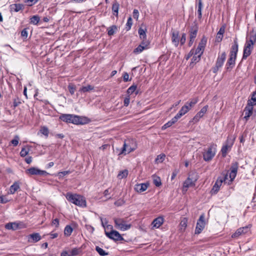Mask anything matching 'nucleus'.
<instances>
[{"instance_id":"f257e3e1","label":"nucleus","mask_w":256,"mask_h":256,"mask_svg":"<svg viewBox=\"0 0 256 256\" xmlns=\"http://www.w3.org/2000/svg\"><path fill=\"white\" fill-rule=\"evenodd\" d=\"M60 118L63 122L74 124H84L89 122L86 117L70 114H62L60 116Z\"/></svg>"},{"instance_id":"f03ea898","label":"nucleus","mask_w":256,"mask_h":256,"mask_svg":"<svg viewBox=\"0 0 256 256\" xmlns=\"http://www.w3.org/2000/svg\"><path fill=\"white\" fill-rule=\"evenodd\" d=\"M67 200L74 204L76 206L80 207H86V202L85 198L80 194H73L71 192H68L66 196Z\"/></svg>"},{"instance_id":"7ed1b4c3","label":"nucleus","mask_w":256,"mask_h":256,"mask_svg":"<svg viewBox=\"0 0 256 256\" xmlns=\"http://www.w3.org/2000/svg\"><path fill=\"white\" fill-rule=\"evenodd\" d=\"M238 43L236 39L234 40V44L232 46L230 57L226 64L227 70H228L229 68H233L235 65L236 60L238 52Z\"/></svg>"},{"instance_id":"20e7f679","label":"nucleus","mask_w":256,"mask_h":256,"mask_svg":"<svg viewBox=\"0 0 256 256\" xmlns=\"http://www.w3.org/2000/svg\"><path fill=\"white\" fill-rule=\"evenodd\" d=\"M115 227L122 231H125L129 230L132 227L131 224H128L126 221L122 218H114Z\"/></svg>"},{"instance_id":"39448f33","label":"nucleus","mask_w":256,"mask_h":256,"mask_svg":"<svg viewBox=\"0 0 256 256\" xmlns=\"http://www.w3.org/2000/svg\"><path fill=\"white\" fill-rule=\"evenodd\" d=\"M216 144H210L208 150L203 154V158L205 161L209 162L214 156L216 153Z\"/></svg>"},{"instance_id":"423d86ee","label":"nucleus","mask_w":256,"mask_h":256,"mask_svg":"<svg viewBox=\"0 0 256 256\" xmlns=\"http://www.w3.org/2000/svg\"><path fill=\"white\" fill-rule=\"evenodd\" d=\"M228 175L226 174L223 176H219L218 178L216 181V182L214 186H213L211 190V193L212 194H216L218 192V190H220V188L222 186V182H226V180L228 179Z\"/></svg>"},{"instance_id":"0eeeda50","label":"nucleus","mask_w":256,"mask_h":256,"mask_svg":"<svg viewBox=\"0 0 256 256\" xmlns=\"http://www.w3.org/2000/svg\"><path fill=\"white\" fill-rule=\"evenodd\" d=\"M226 52H222L220 54L218 55L215 66L212 68V72L214 73H216L219 68H222L226 58Z\"/></svg>"},{"instance_id":"6e6552de","label":"nucleus","mask_w":256,"mask_h":256,"mask_svg":"<svg viewBox=\"0 0 256 256\" xmlns=\"http://www.w3.org/2000/svg\"><path fill=\"white\" fill-rule=\"evenodd\" d=\"M206 225L204 221V215L202 214L200 216L198 220L196 226L195 230V234H198L204 229Z\"/></svg>"},{"instance_id":"1a4fd4ad","label":"nucleus","mask_w":256,"mask_h":256,"mask_svg":"<svg viewBox=\"0 0 256 256\" xmlns=\"http://www.w3.org/2000/svg\"><path fill=\"white\" fill-rule=\"evenodd\" d=\"M105 234L108 238L114 241H120L124 240V238L121 234L116 230H112L110 232L105 230Z\"/></svg>"},{"instance_id":"9d476101","label":"nucleus","mask_w":256,"mask_h":256,"mask_svg":"<svg viewBox=\"0 0 256 256\" xmlns=\"http://www.w3.org/2000/svg\"><path fill=\"white\" fill-rule=\"evenodd\" d=\"M238 166V163L236 162H234L232 164L231 167H230V172L229 174V177L230 178V180H229V182H228V184H230V183L234 180L235 178Z\"/></svg>"},{"instance_id":"9b49d317","label":"nucleus","mask_w":256,"mask_h":256,"mask_svg":"<svg viewBox=\"0 0 256 256\" xmlns=\"http://www.w3.org/2000/svg\"><path fill=\"white\" fill-rule=\"evenodd\" d=\"M26 172L30 174L31 175L46 176L49 174L47 172L39 170L38 168L34 167L30 168L27 170Z\"/></svg>"},{"instance_id":"f8f14e48","label":"nucleus","mask_w":256,"mask_h":256,"mask_svg":"<svg viewBox=\"0 0 256 256\" xmlns=\"http://www.w3.org/2000/svg\"><path fill=\"white\" fill-rule=\"evenodd\" d=\"M253 104H252L251 101H248V104L244 110V112L245 116H244V118L246 119V120H248L249 118L252 114H253Z\"/></svg>"},{"instance_id":"ddd939ff","label":"nucleus","mask_w":256,"mask_h":256,"mask_svg":"<svg viewBox=\"0 0 256 256\" xmlns=\"http://www.w3.org/2000/svg\"><path fill=\"white\" fill-rule=\"evenodd\" d=\"M250 228L248 226L240 228L232 234V238H238L240 236L248 232Z\"/></svg>"},{"instance_id":"4468645a","label":"nucleus","mask_w":256,"mask_h":256,"mask_svg":"<svg viewBox=\"0 0 256 256\" xmlns=\"http://www.w3.org/2000/svg\"><path fill=\"white\" fill-rule=\"evenodd\" d=\"M196 181V178H192L188 176L184 182L182 190L186 192L188 188L194 186Z\"/></svg>"},{"instance_id":"2eb2a0df","label":"nucleus","mask_w":256,"mask_h":256,"mask_svg":"<svg viewBox=\"0 0 256 256\" xmlns=\"http://www.w3.org/2000/svg\"><path fill=\"white\" fill-rule=\"evenodd\" d=\"M136 148L135 146H131L130 144L127 143L126 142H124L122 147V150L120 154H124V155L128 154L130 152L134 150Z\"/></svg>"},{"instance_id":"dca6fc26","label":"nucleus","mask_w":256,"mask_h":256,"mask_svg":"<svg viewBox=\"0 0 256 256\" xmlns=\"http://www.w3.org/2000/svg\"><path fill=\"white\" fill-rule=\"evenodd\" d=\"M246 42L253 44L256 43V31L252 30L248 34Z\"/></svg>"},{"instance_id":"f3484780","label":"nucleus","mask_w":256,"mask_h":256,"mask_svg":"<svg viewBox=\"0 0 256 256\" xmlns=\"http://www.w3.org/2000/svg\"><path fill=\"white\" fill-rule=\"evenodd\" d=\"M208 106H204L196 114L194 117L193 121L196 122L199 121L200 118H202L204 115L206 113L208 110Z\"/></svg>"},{"instance_id":"a211bd4d","label":"nucleus","mask_w":256,"mask_h":256,"mask_svg":"<svg viewBox=\"0 0 256 256\" xmlns=\"http://www.w3.org/2000/svg\"><path fill=\"white\" fill-rule=\"evenodd\" d=\"M206 42V40L204 41L203 40H202L201 42L199 43L198 48L196 50H194V54L200 55V56H202L204 50Z\"/></svg>"},{"instance_id":"6ab92c4d","label":"nucleus","mask_w":256,"mask_h":256,"mask_svg":"<svg viewBox=\"0 0 256 256\" xmlns=\"http://www.w3.org/2000/svg\"><path fill=\"white\" fill-rule=\"evenodd\" d=\"M149 184L148 183L136 184L135 185L134 189L136 192L141 193L146 190Z\"/></svg>"},{"instance_id":"aec40b11","label":"nucleus","mask_w":256,"mask_h":256,"mask_svg":"<svg viewBox=\"0 0 256 256\" xmlns=\"http://www.w3.org/2000/svg\"><path fill=\"white\" fill-rule=\"evenodd\" d=\"M164 222V218L162 216H158L154 220L152 225L153 228H158L163 224Z\"/></svg>"},{"instance_id":"412c9836","label":"nucleus","mask_w":256,"mask_h":256,"mask_svg":"<svg viewBox=\"0 0 256 256\" xmlns=\"http://www.w3.org/2000/svg\"><path fill=\"white\" fill-rule=\"evenodd\" d=\"M41 240V236L38 233H33L28 236L29 242H36Z\"/></svg>"},{"instance_id":"4be33fe9","label":"nucleus","mask_w":256,"mask_h":256,"mask_svg":"<svg viewBox=\"0 0 256 256\" xmlns=\"http://www.w3.org/2000/svg\"><path fill=\"white\" fill-rule=\"evenodd\" d=\"M24 8V5L20 4H14L10 5V11H14L15 12H18L20 10H23Z\"/></svg>"},{"instance_id":"5701e85b","label":"nucleus","mask_w":256,"mask_h":256,"mask_svg":"<svg viewBox=\"0 0 256 256\" xmlns=\"http://www.w3.org/2000/svg\"><path fill=\"white\" fill-rule=\"evenodd\" d=\"M20 188V182H15L10 188L9 194H14Z\"/></svg>"},{"instance_id":"b1692460","label":"nucleus","mask_w":256,"mask_h":256,"mask_svg":"<svg viewBox=\"0 0 256 256\" xmlns=\"http://www.w3.org/2000/svg\"><path fill=\"white\" fill-rule=\"evenodd\" d=\"M119 7V3L116 0L114 2L112 8V12L113 15L115 16L117 18L118 17Z\"/></svg>"},{"instance_id":"393cba45","label":"nucleus","mask_w":256,"mask_h":256,"mask_svg":"<svg viewBox=\"0 0 256 256\" xmlns=\"http://www.w3.org/2000/svg\"><path fill=\"white\" fill-rule=\"evenodd\" d=\"M178 32L174 31L172 32V41L176 46H178L179 42Z\"/></svg>"},{"instance_id":"a878e982","label":"nucleus","mask_w":256,"mask_h":256,"mask_svg":"<svg viewBox=\"0 0 256 256\" xmlns=\"http://www.w3.org/2000/svg\"><path fill=\"white\" fill-rule=\"evenodd\" d=\"M198 101V97L192 98L190 100L189 102H186V104L188 105V106L190 110L191 109Z\"/></svg>"},{"instance_id":"bb28decb","label":"nucleus","mask_w":256,"mask_h":256,"mask_svg":"<svg viewBox=\"0 0 256 256\" xmlns=\"http://www.w3.org/2000/svg\"><path fill=\"white\" fill-rule=\"evenodd\" d=\"M18 227V224L16 222H10L6 224L5 228L7 230H16Z\"/></svg>"},{"instance_id":"cd10ccee","label":"nucleus","mask_w":256,"mask_h":256,"mask_svg":"<svg viewBox=\"0 0 256 256\" xmlns=\"http://www.w3.org/2000/svg\"><path fill=\"white\" fill-rule=\"evenodd\" d=\"M187 223H188V219L186 218H183L180 222V230L182 232H183L185 230L187 226Z\"/></svg>"},{"instance_id":"c85d7f7f","label":"nucleus","mask_w":256,"mask_h":256,"mask_svg":"<svg viewBox=\"0 0 256 256\" xmlns=\"http://www.w3.org/2000/svg\"><path fill=\"white\" fill-rule=\"evenodd\" d=\"M197 32H198L197 28H192L190 29V41L192 42V41L194 40V39L196 38V35H197Z\"/></svg>"},{"instance_id":"c756f323","label":"nucleus","mask_w":256,"mask_h":256,"mask_svg":"<svg viewBox=\"0 0 256 256\" xmlns=\"http://www.w3.org/2000/svg\"><path fill=\"white\" fill-rule=\"evenodd\" d=\"M40 20V17L38 15H34L30 18V24L37 25Z\"/></svg>"},{"instance_id":"7c9ffc66","label":"nucleus","mask_w":256,"mask_h":256,"mask_svg":"<svg viewBox=\"0 0 256 256\" xmlns=\"http://www.w3.org/2000/svg\"><path fill=\"white\" fill-rule=\"evenodd\" d=\"M200 56L194 54V56L192 59L191 62L190 64V66H193L194 64L198 62L200 60Z\"/></svg>"},{"instance_id":"2f4dec72","label":"nucleus","mask_w":256,"mask_h":256,"mask_svg":"<svg viewBox=\"0 0 256 256\" xmlns=\"http://www.w3.org/2000/svg\"><path fill=\"white\" fill-rule=\"evenodd\" d=\"M73 231V228L70 225H67L64 230V234L66 236H69L71 235Z\"/></svg>"},{"instance_id":"473e14b6","label":"nucleus","mask_w":256,"mask_h":256,"mask_svg":"<svg viewBox=\"0 0 256 256\" xmlns=\"http://www.w3.org/2000/svg\"><path fill=\"white\" fill-rule=\"evenodd\" d=\"M94 88V87L93 86L91 85H88L87 86H82V88H81L80 89L79 92L84 93L93 90Z\"/></svg>"},{"instance_id":"72a5a7b5","label":"nucleus","mask_w":256,"mask_h":256,"mask_svg":"<svg viewBox=\"0 0 256 256\" xmlns=\"http://www.w3.org/2000/svg\"><path fill=\"white\" fill-rule=\"evenodd\" d=\"M146 29H142V28H140L138 30V33L140 35V39H146Z\"/></svg>"},{"instance_id":"f704fd0d","label":"nucleus","mask_w":256,"mask_h":256,"mask_svg":"<svg viewBox=\"0 0 256 256\" xmlns=\"http://www.w3.org/2000/svg\"><path fill=\"white\" fill-rule=\"evenodd\" d=\"M117 26L115 25H112L108 29V34L110 36H112L117 30Z\"/></svg>"},{"instance_id":"c9c22d12","label":"nucleus","mask_w":256,"mask_h":256,"mask_svg":"<svg viewBox=\"0 0 256 256\" xmlns=\"http://www.w3.org/2000/svg\"><path fill=\"white\" fill-rule=\"evenodd\" d=\"M252 50L247 48H244L243 56L242 60H246L250 55Z\"/></svg>"},{"instance_id":"e433bc0d","label":"nucleus","mask_w":256,"mask_h":256,"mask_svg":"<svg viewBox=\"0 0 256 256\" xmlns=\"http://www.w3.org/2000/svg\"><path fill=\"white\" fill-rule=\"evenodd\" d=\"M230 149L231 148L230 147L226 146V144H224L221 149V152L222 156L225 157L226 156L228 151H229Z\"/></svg>"},{"instance_id":"4c0bfd02","label":"nucleus","mask_w":256,"mask_h":256,"mask_svg":"<svg viewBox=\"0 0 256 256\" xmlns=\"http://www.w3.org/2000/svg\"><path fill=\"white\" fill-rule=\"evenodd\" d=\"M40 132L44 134L46 138H48L49 134V130L46 126H42L40 128Z\"/></svg>"},{"instance_id":"58836bf2","label":"nucleus","mask_w":256,"mask_h":256,"mask_svg":"<svg viewBox=\"0 0 256 256\" xmlns=\"http://www.w3.org/2000/svg\"><path fill=\"white\" fill-rule=\"evenodd\" d=\"M128 172L127 170H124L120 172L118 174V178L119 179H122L123 178H126L128 175Z\"/></svg>"},{"instance_id":"ea45409f","label":"nucleus","mask_w":256,"mask_h":256,"mask_svg":"<svg viewBox=\"0 0 256 256\" xmlns=\"http://www.w3.org/2000/svg\"><path fill=\"white\" fill-rule=\"evenodd\" d=\"M202 0H198V18L200 19L202 16Z\"/></svg>"},{"instance_id":"a19ab883","label":"nucleus","mask_w":256,"mask_h":256,"mask_svg":"<svg viewBox=\"0 0 256 256\" xmlns=\"http://www.w3.org/2000/svg\"><path fill=\"white\" fill-rule=\"evenodd\" d=\"M234 140L235 138L228 136L226 142V144L231 148L234 143Z\"/></svg>"},{"instance_id":"79ce46f5","label":"nucleus","mask_w":256,"mask_h":256,"mask_svg":"<svg viewBox=\"0 0 256 256\" xmlns=\"http://www.w3.org/2000/svg\"><path fill=\"white\" fill-rule=\"evenodd\" d=\"M176 120H174V118H172L170 120L168 121V122L162 126V130H166V128L170 127L172 126L173 124L176 123Z\"/></svg>"},{"instance_id":"37998d69","label":"nucleus","mask_w":256,"mask_h":256,"mask_svg":"<svg viewBox=\"0 0 256 256\" xmlns=\"http://www.w3.org/2000/svg\"><path fill=\"white\" fill-rule=\"evenodd\" d=\"M142 40L140 45L144 46V48H145L146 50H148L150 48V42L148 40H146V39H141Z\"/></svg>"},{"instance_id":"c03bdc74","label":"nucleus","mask_w":256,"mask_h":256,"mask_svg":"<svg viewBox=\"0 0 256 256\" xmlns=\"http://www.w3.org/2000/svg\"><path fill=\"white\" fill-rule=\"evenodd\" d=\"M166 158V155L164 154H160L158 155L156 158L155 160V162L156 163H161L163 162Z\"/></svg>"},{"instance_id":"a18cd8bd","label":"nucleus","mask_w":256,"mask_h":256,"mask_svg":"<svg viewBox=\"0 0 256 256\" xmlns=\"http://www.w3.org/2000/svg\"><path fill=\"white\" fill-rule=\"evenodd\" d=\"M96 250L98 254L101 256H104L108 255V253L106 252L102 248L100 247L96 246Z\"/></svg>"},{"instance_id":"49530a36","label":"nucleus","mask_w":256,"mask_h":256,"mask_svg":"<svg viewBox=\"0 0 256 256\" xmlns=\"http://www.w3.org/2000/svg\"><path fill=\"white\" fill-rule=\"evenodd\" d=\"M146 50L144 46L140 44L136 48L134 49L133 52L135 54H139L141 53L144 50Z\"/></svg>"},{"instance_id":"de8ad7c7","label":"nucleus","mask_w":256,"mask_h":256,"mask_svg":"<svg viewBox=\"0 0 256 256\" xmlns=\"http://www.w3.org/2000/svg\"><path fill=\"white\" fill-rule=\"evenodd\" d=\"M136 89V86L133 84L127 90V94L128 96L133 94Z\"/></svg>"},{"instance_id":"09e8293b","label":"nucleus","mask_w":256,"mask_h":256,"mask_svg":"<svg viewBox=\"0 0 256 256\" xmlns=\"http://www.w3.org/2000/svg\"><path fill=\"white\" fill-rule=\"evenodd\" d=\"M80 252V248H76L72 250L70 254L71 256H76L78 255Z\"/></svg>"},{"instance_id":"8fccbe9b","label":"nucleus","mask_w":256,"mask_h":256,"mask_svg":"<svg viewBox=\"0 0 256 256\" xmlns=\"http://www.w3.org/2000/svg\"><path fill=\"white\" fill-rule=\"evenodd\" d=\"M132 24V20L131 17H129L128 19L127 22L126 24V29L128 30L130 29L131 26Z\"/></svg>"},{"instance_id":"3c124183","label":"nucleus","mask_w":256,"mask_h":256,"mask_svg":"<svg viewBox=\"0 0 256 256\" xmlns=\"http://www.w3.org/2000/svg\"><path fill=\"white\" fill-rule=\"evenodd\" d=\"M190 110L188 108V105L185 104L184 106L180 110L181 113L183 114H185L186 112H188Z\"/></svg>"},{"instance_id":"603ef678","label":"nucleus","mask_w":256,"mask_h":256,"mask_svg":"<svg viewBox=\"0 0 256 256\" xmlns=\"http://www.w3.org/2000/svg\"><path fill=\"white\" fill-rule=\"evenodd\" d=\"M248 101H251L253 106L256 105V91L253 92L250 100Z\"/></svg>"},{"instance_id":"864d4df0","label":"nucleus","mask_w":256,"mask_h":256,"mask_svg":"<svg viewBox=\"0 0 256 256\" xmlns=\"http://www.w3.org/2000/svg\"><path fill=\"white\" fill-rule=\"evenodd\" d=\"M39 0H24V2L28 6H32L36 4Z\"/></svg>"},{"instance_id":"5fc2aeb1","label":"nucleus","mask_w":256,"mask_h":256,"mask_svg":"<svg viewBox=\"0 0 256 256\" xmlns=\"http://www.w3.org/2000/svg\"><path fill=\"white\" fill-rule=\"evenodd\" d=\"M68 88L71 94H74V92L76 91V86L74 84H70L68 86Z\"/></svg>"},{"instance_id":"6e6d98bb","label":"nucleus","mask_w":256,"mask_h":256,"mask_svg":"<svg viewBox=\"0 0 256 256\" xmlns=\"http://www.w3.org/2000/svg\"><path fill=\"white\" fill-rule=\"evenodd\" d=\"M28 150L27 148H24L22 149L20 152V155L22 157H24L28 154Z\"/></svg>"},{"instance_id":"4d7b16f0","label":"nucleus","mask_w":256,"mask_h":256,"mask_svg":"<svg viewBox=\"0 0 256 256\" xmlns=\"http://www.w3.org/2000/svg\"><path fill=\"white\" fill-rule=\"evenodd\" d=\"M154 184L156 186H160L162 184L161 180L159 177L154 180Z\"/></svg>"},{"instance_id":"13d9d810","label":"nucleus","mask_w":256,"mask_h":256,"mask_svg":"<svg viewBox=\"0 0 256 256\" xmlns=\"http://www.w3.org/2000/svg\"><path fill=\"white\" fill-rule=\"evenodd\" d=\"M71 173V172L70 170H66V171H63V172H60L58 173V176L60 177H63L66 175L68 174Z\"/></svg>"},{"instance_id":"bf43d9fd","label":"nucleus","mask_w":256,"mask_h":256,"mask_svg":"<svg viewBox=\"0 0 256 256\" xmlns=\"http://www.w3.org/2000/svg\"><path fill=\"white\" fill-rule=\"evenodd\" d=\"M19 138L18 136H16L14 138L11 140V143L14 146H16L18 144Z\"/></svg>"},{"instance_id":"052dcab7","label":"nucleus","mask_w":256,"mask_h":256,"mask_svg":"<svg viewBox=\"0 0 256 256\" xmlns=\"http://www.w3.org/2000/svg\"><path fill=\"white\" fill-rule=\"evenodd\" d=\"M130 96H128L126 97L124 99V106H128L130 104Z\"/></svg>"},{"instance_id":"680f3d73","label":"nucleus","mask_w":256,"mask_h":256,"mask_svg":"<svg viewBox=\"0 0 256 256\" xmlns=\"http://www.w3.org/2000/svg\"><path fill=\"white\" fill-rule=\"evenodd\" d=\"M8 202V200L4 196H0V203L6 204Z\"/></svg>"},{"instance_id":"e2e57ef3","label":"nucleus","mask_w":256,"mask_h":256,"mask_svg":"<svg viewBox=\"0 0 256 256\" xmlns=\"http://www.w3.org/2000/svg\"><path fill=\"white\" fill-rule=\"evenodd\" d=\"M183 114L181 113L180 111L178 112L174 116V120H176V122L178 120L179 118H180L182 116H184Z\"/></svg>"},{"instance_id":"0e129e2a","label":"nucleus","mask_w":256,"mask_h":256,"mask_svg":"<svg viewBox=\"0 0 256 256\" xmlns=\"http://www.w3.org/2000/svg\"><path fill=\"white\" fill-rule=\"evenodd\" d=\"M254 44H250V43L246 42L244 48L252 50L254 48Z\"/></svg>"},{"instance_id":"69168bd1","label":"nucleus","mask_w":256,"mask_h":256,"mask_svg":"<svg viewBox=\"0 0 256 256\" xmlns=\"http://www.w3.org/2000/svg\"><path fill=\"white\" fill-rule=\"evenodd\" d=\"M52 224L54 225L56 228H58L59 226V220L57 218L53 220Z\"/></svg>"},{"instance_id":"338daca9","label":"nucleus","mask_w":256,"mask_h":256,"mask_svg":"<svg viewBox=\"0 0 256 256\" xmlns=\"http://www.w3.org/2000/svg\"><path fill=\"white\" fill-rule=\"evenodd\" d=\"M139 16V12L138 10L134 9L133 12V16L134 18L138 19Z\"/></svg>"},{"instance_id":"774afa93","label":"nucleus","mask_w":256,"mask_h":256,"mask_svg":"<svg viewBox=\"0 0 256 256\" xmlns=\"http://www.w3.org/2000/svg\"><path fill=\"white\" fill-rule=\"evenodd\" d=\"M186 34H183L182 36L180 42L181 44H183L186 42Z\"/></svg>"}]
</instances>
